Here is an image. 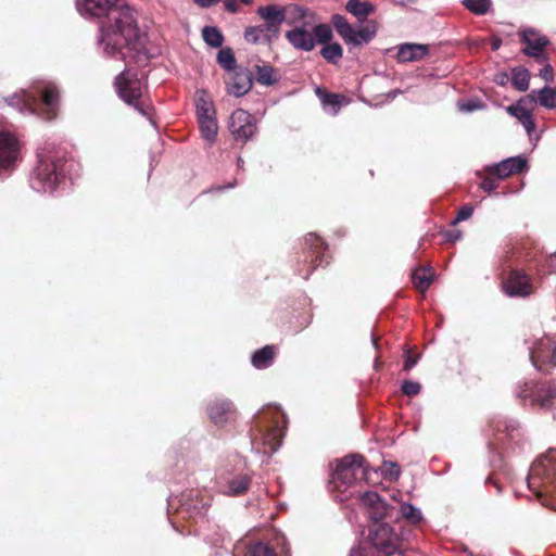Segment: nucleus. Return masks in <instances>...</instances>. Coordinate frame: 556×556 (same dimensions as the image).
<instances>
[{
    "instance_id": "5701e85b",
    "label": "nucleus",
    "mask_w": 556,
    "mask_h": 556,
    "mask_svg": "<svg viewBox=\"0 0 556 556\" xmlns=\"http://www.w3.org/2000/svg\"><path fill=\"white\" fill-rule=\"evenodd\" d=\"M253 86V75L249 70L239 68L233 72L230 81L227 83V90L230 94L239 98L247 94Z\"/></svg>"
},
{
    "instance_id": "b1692460",
    "label": "nucleus",
    "mask_w": 556,
    "mask_h": 556,
    "mask_svg": "<svg viewBox=\"0 0 556 556\" xmlns=\"http://www.w3.org/2000/svg\"><path fill=\"white\" fill-rule=\"evenodd\" d=\"M233 413V404L227 399H215L207 405V414L215 425H224Z\"/></svg>"
},
{
    "instance_id": "a19ab883",
    "label": "nucleus",
    "mask_w": 556,
    "mask_h": 556,
    "mask_svg": "<svg viewBox=\"0 0 556 556\" xmlns=\"http://www.w3.org/2000/svg\"><path fill=\"white\" fill-rule=\"evenodd\" d=\"M556 89L548 86L543 87L538 91V102L546 109H554L556 106Z\"/></svg>"
},
{
    "instance_id": "f03ea898",
    "label": "nucleus",
    "mask_w": 556,
    "mask_h": 556,
    "mask_svg": "<svg viewBox=\"0 0 556 556\" xmlns=\"http://www.w3.org/2000/svg\"><path fill=\"white\" fill-rule=\"evenodd\" d=\"M3 100L21 114H38L47 119H52L56 115L59 106V90L52 83L38 80L28 89L15 92Z\"/></svg>"
},
{
    "instance_id": "4d7b16f0",
    "label": "nucleus",
    "mask_w": 556,
    "mask_h": 556,
    "mask_svg": "<svg viewBox=\"0 0 556 556\" xmlns=\"http://www.w3.org/2000/svg\"><path fill=\"white\" fill-rule=\"evenodd\" d=\"M225 9L230 13H237L239 10V7L236 2V0H224Z\"/></svg>"
},
{
    "instance_id": "6e6d98bb",
    "label": "nucleus",
    "mask_w": 556,
    "mask_h": 556,
    "mask_svg": "<svg viewBox=\"0 0 556 556\" xmlns=\"http://www.w3.org/2000/svg\"><path fill=\"white\" fill-rule=\"evenodd\" d=\"M521 124L525 127L529 137H531L532 132L535 129V123H534L532 115L530 117H528L526 121L521 122Z\"/></svg>"
},
{
    "instance_id": "8fccbe9b",
    "label": "nucleus",
    "mask_w": 556,
    "mask_h": 556,
    "mask_svg": "<svg viewBox=\"0 0 556 556\" xmlns=\"http://www.w3.org/2000/svg\"><path fill=\"white\" fill-rule=\"evenodd\" d=\"M404 364L403 369L406 371H409L412 368H414L419 359V356H413L409 349H406L404 352Z\"/></svg>"
},
{
    "instance_id": "393cba45",
    "label": "nucleus",
    "mask_w": 556,
    "mask_h": 556,
    "mask_svg": "<svg viewBox=\"0 0 556 556\" xmlns=\"http://www.w3.org/2000/svg\"><path fill=\"white\" fill-rule=\"evenodd\" d=\"M429 53V46L422 43H402L397 50L400 62H415L424 59Z\"/></svg>"
},
{
    "instance_id": "c85d7f7f",
    "label": "nucleus",
    "mask_w": 556,
    "mask_h": 556,
    "mask_svg": "<svg viewBox=\"0 0 556 556\" xmlns=\"http://www.w3.org/2000/svg\"><path fill=\"white\" fill-rule=\"evenodd\" d=\"M268 35H269L268 31H266L262 27V24H261V25L247 27L244 30L243 37L248 42L253 43V45H257V43H266L267 45V43H271L274 40H276L275 38H271Z\"/></svg>"
},
{
    "instance_id": "39448f33",
    "label": "nucleus",
    "mask_w": 556,
    "mask_h": 556,
    "mask_svg": "<svg viewBox=\"0 0 556 556\" xmlns=\"http://www.w3.org/2000/svg\"><path fill=\"white\" fill-rule=\"evenodd\" d=\"M287 425V416L277 405H268L254 416L255 437L260 435L264 444L270 445V451L276 452L281 445V437Z\"/></svg>"
},
{
    "instance_id": "f3484780",
    "label": "nucleus",
    "mask_w": 556,
    "mask_h": 556,
    "mask_svg": "<svg viewBox=\"0 0 556 556\" xmlns=\"http://www.w3.org/2000/svg\"><path fill=\"white\" fill-rule=\"evenodd\" d=\"M286 12L285 7L275 4L263 5L256 10V14L264 21L262 27L268 31V36L271 38L278 39L280 27L286 22Z\"/></svg>"
},
{
    "instance_id": "7c9ffc66",
    "label": "nucleus",
    "mask_w": 556,
    "mask_h": 556,
    "mask_svg": "<svg viewBox=\"0 0 556 556\" xmlns=\"http://www.w3.org/2000/svg\"><path fill=\"white\" fill-rule=\"evenodd\" d=\"M530 72L523 66H517L511 70V85L518 91L529 89Z\"/></svg>"
},
{
    "instance_id": "2f4dec72",
    "label": "nucleus",
    "mask_w": 556,
    "mask_h": 556,
    "mask_svg": "<svg viewBox=\"0 0 556 556\" xmlns=\"http://www.w3.org/2000/svg\"><path fill=\"white\" fill-rule=\"evenodd\" d=\"M251 483V477L249 475H238L228 482V491L226 494L232 496H239L244 494Z\"/></svg>"
},
{
    "instance_id": "603ef678",
    "label": "nucleus",
    "mask_w": 556,
    "mask_h": 556,
    "mask_svg": "<svg viewBox=\"0 0 556 556\" xmlns=\"http://www.w3.org/2000/svg\"><path fill=\"white\" fill-rule=\"evenodd\" d=\"M497 186V180L491 177H484L480 184V188L489 193L494 192Z\"/></svg>"
},
{
    "instance_id": "c756f323",
    "label": "nucleus",
    "mask_w": 556,
    "mask_h": 556,
    "mask_svg": "<svg viewBox=\"0 0 556 556\" xmlns=\"http://www.w3.org/2000/svg\"><path fill=\"white\" fill-rule=\"evenodd\" d=\"M199 127L202 135V138L212 144L216 140L218 126L215 115L199 118Z\"/></svg>"
},
{
    "instance_id": "9b49d317",
    "label": "nucleus",
    "mask_w": 556,
    "mask_h": 556,
    "mask_svg": "<svg viewBox=\"0 0 556 556\" xmlns=\"http://www.w3.org/2000/svg\"><path fill=\"white\" fill-rule=\"evenodd\" d=\"M115 87L121 99L128 105L135 106L141 115H148L146 109L139 102L142 94V81L138 78L137 73L124 70L116 77Z\"/></svg>"
},
{
    "instance_id": "ea45409f",
    "label": "nucleus",
    "mask_w": 556,
    "mask_h": 556,
    "mask_svg": "<svg viewBox=\"0 0 556 556\" xmlns=\"http://www.w3.org/2000/svg\"><path fill=\"white\" fill-rule=\"evenodd\" d=\"M462 3L467 10L477 15L486 14L492 7L491 0H463Z\"/></svg>"
},
{
    "instance_id": "412c9836",
    "label": "nucleus",
    "mask_w": 556,
    "mask_h": 556,
    "mask_svg": "<svg viewBox=\"0 0 556 556\" xmlns=\"http://www.w3.org/2000/svg\"><path fill=\"white\" fill-rule=\"evenodd\" d=\"M193 493L184 494L178 501L179 506L176 511L182 518H198L203 517L207 511V503L198 496L194 498Z\"/></svg>"
},
{
    "instance_id": "3c124183",
    "label": "nucleus",
    "mask_w": 556,
    "mask_h": 556,
    "mask_svg": "<svg viewBox=\"0 0 556 556\" xmlns=\"http://www.w3.org/2000/svg\"><path fill=\"white\" fill-rule=\"evenodd\" d=\"M539 76L544 79L546 83H553L554 81V68L548 63L545 64L539 72Z\"/></svg>"
},
{
    "instance_id": "20e7f679",
    "label": "nucleus",
    "mask_w": 556,
    "mask_h": 556,
    "mask_svg": "<svg viewBox=\"0 0 556 556\" xmlns=\"http://www.w3.org/2000/svg\"><path fill=\"white\" fill-rule=\"evenodd\" d=\"M528 486L542 498L544 505H552L556 509V448H548L532 463L529 470Z\"/></svg>"
},
{
    "instance_id": "4468645a",
    "label": "nucleus",
    "mask_w": 556,
    "mask_h": 556,
    "mask_svg": "<svg viewBox=\"0 0 556 556\" xmlns=\"http://www.w3.org/2000/svg\"><path fill=\"white\" fill-rule=\"evenodd\" d=\"M361 503L366 508L367 515L374 522H379L386 518H393L396 508L381 498L374 491H367L359 497Z\"/></svg>"
},
{
    "instance_id": "423d86ee",
    "label": "nucleus",
    "mask_w": 556,
    "mask_h": 556,
    "mask_svg": "<svg viewBox=\"0 0 556 556\" xmlns=\"http://www.w3.org/2000/svg\"><path fill=\"white\" fill-rule=\"evenodd\" d=\"M515 395L530 405L551 410L556 419V381L525 382L515 390Z\"/></svg>"
},
{
    "instance_id": "e433bc0d",
    "label": "nucleus",
    "mask_w": 556,
    "mask_h": 556,
    "mask_svg": "<svg viewBox=\"0 0 556 556\" xmlns=\"http://www.w3.org/2000/svg\"><path fill=\"white\" fill-rule=\"evenodd\" d=\"M256 81L264 86H271L274 85L278 79L275 76V70L273 66L263 64V65H256Z\"/></svg>"
},
{
    "instance_id": "c03bdc74",
    "label": "nucleus",
    "mask_w": 556,
    "mask_h": 556,
    "mask_svg": "<svg viewBox=\"0 0 556 556\" xmlns=\"http://www.w3.org/2000/svg\"><path fill=\"white\" fill-rule=\"evenodd\" d=\"M321 102L326 109L330 108L331 113L334 115L342 105V97L334 93H325L321 97Z\"/></svg>"
},
{
    "instance_id": "1a4fd4ad",
    "label": "nucleus",
    "mask_w": 556,
    "mask_h": 556,
    "mask_svg": "<svg viewBox=\"0 0 556 556\" xmlns=\"http://www.w3.org/2000/svg\"><path fill=\"white\" fill-rule=\"evenodd\" d=\"M331 24L333 25L338 35L349 46L366 45L377 34V26L372 21L355 30L353 26L348 22L345 16L341 14H333L331 16Z\"/></svg>"
},
{
    "instance_id": "bb28decb",
    "label": "nucleus",
    "mask_w": 556,
    "mask_h": 556,
    "mask_svg": "<svg viewBox=\"0 0 556 556\" xmlns=\"http://www.w3.org/2000/svg\"><path fill=\"white\" fill-rule=\"evenodd\" d=\"M274 356V346L266 345L252 355L251 362L256 369H265L273 365Z\"/></svg>"
},
{
    "instance_id": "4be33fe9",
    "label": "nucleus",
    "mask_w": 556,
    "mask_h": 556,
    "mask_svg": "<svg viewBox=\"0 0 556 556\" xmlns=\"http://www.w3.org/2000/svg\"><path fill=\"white\" fill-rule=\"evenodd\" d=\"M520 40L525 43L522 53L527 56H531L533 52L539 53L544 51L551 41L547 36L541 34L535 28H526L520 31Z\"/></svg>"
},
{
    "instance_id": "4c0bfd02",
    "label": "nucleus",
    "mask_w": 556,
    "mask_h": 556,
    "mask_svg": "<svg viewBox=\"0 0 556 556\" xmlns=\"http://www.w3.org/2000/svg\"><path fill=\"white\" fill-rule=\"evenodd\" d=\"M312 33L316 40V45H327L333 38V31L330 25L320 23L313 27Z\"/></svg>"
},
{
    "instance_id": "58836bf2",
    "label": "nucleus",
    "mask_w": 556,
    "mask_h": 556,
    "mask_svg": "<svg viewBox=\"0 0 556 556\" xmlns=\"http://www.w3.org/2000/svg\"><path fill=\"white\" fill-rule=\"evenodd\" d=\"M217 63L226 71H235L237 61L231 48L226 47L218 51Z\"/></svg>"
},
{
    "instance_id": "680f3d73",
    "label": "nucleus",
    "mask_w": 556,
    "mask_h": 556,
    "mask_svg": "<svg viewBox=\"0 0 556 556\" xmlns=\"http://www.w3.org/2000/svg\"><path fill=\"white\" fill-rule=\"evenodd\" d=\"M236 185H237V181H236V180H233L231 184H228L227 186H218V187H216V190H218V191H223V190H226V189H231V188H233Z\"/></svg>"
},
{
    "instance_id": "0e129e2a",
    "label": "nucleus",
    "mask_w": 556,
    "mask_h": 556,
    "mask_svg": "<svg viewBox=\"0 0 556 556\" xmlns=\"http://www.w3.org/2000/svg\"><path fill=\"white\" fill-rule=\"evenodd\" d=\"M415 0H399L397 3L401 4V5H406V4H409V3H414Z\"/></svg>"
},
{
    "instance_id": "473e14b6",
    "label": "nucleus",
    "mask_w": 556,
    "mask_h": 556,
    "mask_svg": "<svg viewBox=\"0 0 556 556\" xmlns=\"http://www.w3.org/2000/svg\"><path fill=\"white\" fill-rule=\"evenodd\" d=\"M401 516L410 525H418L424 520L421 510L410 503L400 504Z\"/></svg>"
},
{
    "instance_id": "338daca9",
    "label": "nucleus",
    "mask_w": 556,
    "mask_h": 556,
    "mask_svg": "<svg viewBox=\"0 0 556 556\" xmlns=\"http://www.w3.org/2000/svg\"><path fill=\"white\" fill-rule=\"evenodd\" d=\"M244 165V161L241 157H238L237 166L239 169H242Z\"/></svg>"
},
{
    "instance_id": "774afa93",
    "label": "nucleus",
    "mask_w": 556,
    "mask_h": 556,
    "mask_svg": "<svg viewBox=\"0 0 556 556\" xmlns=\"http://www.w3.org/2000/svg\"><path fill=\"white\" fill-rule=\"evenodd\" d=\"M381 366V363L378 358L375 359V368L378 369Z\"/></svg>"
},
{
    "instance_id": "e2e57ef3",
    "label": "nucleus",
    "mask_w": 556,
    "mask_h": 556,
    "mask_svg": "<svg viewBox=\"0 0 556 556\" xmlns=\"http://www.w3.org/2000/svg\"><path fill=\"white\" fill-rule=\"evenodd\" d=\"M507 79V75L505 73L501 74L498 76V79L496 80L500 85H504Z\"/></svg>"
},
{
    "instance_id": "864d4df0",
    "label": "nucleus",
    "mask_w": 556,
    "mask_h": 556,
    "mask_svg": "<svg viewBox=\"0 0 556 556\" xmlns=\"http://www.w3.org/2000/svg\"><path fill=\"white\" fill-rule=\"evenodd\" d=\"M462 231L458 229H451L444 232V239L448 242H456L462 239Z\"/></svg>"
},
{
    "instance_id": "2eb2a0df",
    "label": "nucleus",
    "mask_w": 556,
    "mask_h": 556,
    "mask_svg": "<svg viewBox=\"0 0 556 556\" xmlns=\"http://www.w3.org/2000/svg\"><path fill=\"white\" fill-rule=\"evenodd\" d=\"M247 556H290V546L285 534L277 532L268 542L251 544Z\"/></svg>"
},
{
    "instance_id": "69168bd1",
    "label": "nucleus",
    "mask_w": 556,
    "mask_h": 556,
    "mask_svg": "<svg viewBox=\"0 0 556 556\" xmlns=\"http://www.w3.org/2000/svg\"><path fill=\"white\" fill-rule=\"evenodd\" d=\"M176 500L177 498H173V497L169 498V501H168V508H174L175 507Z\"/></svg>"
},
{
    "instance_id": "f8f14e48",
    "label": "nucleus",
    "mask_w": 556,
    "mask_h": 556,
    "mask_svg": "<svg viewBox=\"0 0 556 556\" xmlns=\"http://www.w3.org/2000/svg\"><path fill=\"white\" fill-rule=\"evenodd\" d=\"M21 144L10 131L0 129V175L12 172L20 160Z\"/></svg>"
},
{
    "instance_id": "0eeeda50",
    "label": "nucleus",
    "mask_w": 556,
    "mask_h": 556,
    "mask_svg": "<svg viewBox=\"0 0 556 556\" xmlns=\"http://www.w3.org/2000/svg\"><path fill=\"white\" fill-rule=\"evenodd\" d=\"M368 468L365 466V458L359 454H350L337 460L336 468L331 475V482L336 488L344 489L353 485L354 482L365 479Z\"/></svg>"
},
{
    "instance_id": "6e6552de",
    "label": "nucleus",
    "mask_w": 556,
    "mask_h": 556,
    "mask_svg": "<svg viewBox=\"0 0 556 556\" xmlns=\"http://www.w3.org/2000/svg\"><path fill=\"white\" fill-rule=\"evenodd\" d=\"M368 539L372 547L383 556H404L402 538L388 523L372 526Z\"/></svg>"
},
{
    "instance_id": "09e8293b",
    "label": "nucleus",
    "mask_w": 556,
    "mask_h": 556,
    "mask_svg": "<svg viewBox=\"0 0 556 556\" xmlns=\"http://www.w3.org/2000/svg\"><path fill=\"white\" fill-rule=\"evenodd\" d=\"M473 214V207L470 204H466L459 208L456 217L452 220V225L455 226L458 223L470 218Z\"/></svg>"
},
{
    "instance_id": "72a5a7b5",
    "label": "nucleus",
    "mask_w": 556,
    "mask_h": 556,
    "mask_svg": "<svg viewBox=\"0 0 556 556\" xmlns=\"http://www.w3.org/2000/svg\"><path fill=\"white\" fill-rule=\"evenodd\" d=\"M202 38L212 48H220L224 43V35L216 26L203 27Z\"/></svg>"
},
{
    "instance_id": "13d9d810",
    "label": "nucleus",
    "mask_w": 556,
    "mask_h": 556,
    "mask_svg": "<svg viewBox=\"0 0 556 556\" xmlns=\"http://www.w3.org/2000/svg\"><path fill=\"white\" fill-rule=\"evenodd\" d=\"M192 1L201 8H210V7L218 3L220 0H192Z\"/></svg>"
},
{
    "instance_id": "a18cd8bd",
    "label": "nucleus",
    "mask_w": 556,
    "mask_h": 556,
    "mask_svg": "<svg viewBox=\"0 0 556 556\" xmlns=\"http://www.w3.org/2000/svg\"><path fill=\"white\" fill-rule=\"evenodd\" d=\"M507 112L516 117L520 123L532 115L527 108L521 105V101H519L516 105L508 106Z\"/></svg>"
},
{
    "instance_id": "49530a36",
    "label": "nucleus",
    "mask_w": 556,
    "mask_h": 556,
    "mask_svg": "<svg viewBox=\"0 0 556 556\" xmlns=\"http://www.w3.org/2000/svg\"><path fill=\"white\" fill-rule=\"evenodd\" d=\"M401 390L405 395L414 396L420 392L421 386L419 382H416V381L404 380L401 386Z\"/></svg>"
},
{
    "instance_id": "ddd939ff",
    "label": "nucleus",
    "mask_w": 556,
    "mask_h": 556,
    "mask_svg": "<svg viewBox=\"0 0 556 556\" xmlns=\"http://www.w3.org/2000/svg\"><path fill=\"white\" fill-rule=\"evenodd\" d=\"M229 130L237 141L247 142L257 131L254 116L245 110H236L230 116Z\"/></svg>"
},
{
    "instance_id": "a878e982",
    "label": "nucleus",
    "mask_w": 556,
    "mask_h": 556,
    "mask_svg": "<svg viewBox=\"0 0 556 556\" xmlns=\"http://www.w3.org/2000/svg\"><path fill=\"white\" fill-rule=\"evenodd\" d=\"M197 116L199 118L215 115L213 102L205 90H198L195 93Z\"/></svg>"
},
{
    "instance_id": "5fc2aeb1",
    "label": "nucleus",
    "mask_w": 556,
    "mask_h": 556,
    "mask_svg": "<svg viewBox=\"0 0 556 556\" xmlns=\"http://www.w3.org/2000/svg\"><path fill=\"white\" fill-rule=\"evenodd\" d=\"M530 58L543 66L549 63L548 54L545 51H541L539 53L533 52Z\"/></svg>"
},
{
    "instance_id": "f704fd0d",
    "label": "nucleus",
    "mask_w": 556,
    "mask_h": 556,
    "mask_svg": "<svg viewBox=\"0 0 556 556\" xmlns=\"http://www.w3.org/2000/svg\"><path fill=\"white\" fill-rule=\"evenodd\" d=\"M433 280V274L429 268L417 269L413 274V283L421 292H425Z\"/></svg>"
},
{
    "instance_id": "37998d69",
    "label": "nucleus",
    "mask_w": 556,
    "mask_h": 556,
    "mask_svg": "<svg viewBox=\"0 0 556 556\" xmlns=\"http://www.w3.org/2000/svg\"><path fill=\"white\" fill-rule=\"evenodd\" d=\"M519 425L516 420L509 419L505 421H498L496 424V430L498 432H506V435L514 440L518 433Z\"/></svg>"
},
{
    "instance_id": "bf43d9fd",
    "label": "nucleus",
    "mask_w": 556,
    "mask_h": 556,
    "mask_svg": "<svg viewBox=\"0 0 556 556\" xmlns=\"http://www.w3.org/2000/svg\"><path fill=\"white\" fill-rule=\"evenodd\" d=\"M350 556H368V553L365 548L355 546L351 549Z\"/></svg>"
},
{
    "instance_id": "6ab92c4d",
    "label": "nucleus",
    "mask_w": 556,
    "mask_h": 556,
    "mask_svg": "<svg viewBox=\"0 0 556 556\" xmlns=\"http://www.w3.org/2000/svg\"><path fill=\"white\" fill-rule=\"evenodd\" d=\"M505 293L513 296H528L532 292V285L529 277L519 270H511L503 283Z\"/></svg>"
},
{
    "instance_id": "79ce46f5",
    "label": "nucleus",
    "mask_w": 556,
    "mask_h": 556,
    "mask_svg": "<svg viewBox=\"0 0 556 556\" xmlns=\"http://www.w3.org/2000/svg\"><path fill=\"white\" fill-rule=\"evenodd\" d=\"M381 475L384 479L396 481L401 476V468L397 463L384 460L380 467Z\"/></svg>"
},
{
    "instance_id": "dca6fc26",
    "label": "nucleus",
    "mask_w": 556,
    "mask_h": 556,
    "mask_svg": "<svg viewBox=\"0 0 556 556\" xmlns=\"http://www.w3.org/2000/svg\"><path fill=\"white\" fill-rule=\"evenodd\" d=\"M326 249V243L316 233L311 232L305 236L303 263L308 265V270L302 275L304 279H308L313 270L323 264Z\"/></svg>"
},
{
    "instance_id": "7ed1b4c3",
    "label": "nucleus",
    "mask_w": 556,
    "mask_h": 556,
    "mask_svg": "<svg viewBox=\"0 0 556 556\" xmlns=\"http://www.w3.org/2000/svg\"><path fill=\"white\" fill-rule=\"evenodd\" d=\"M71 166L63 149L46 144L37 151V164L29 175L30 188L39 193L53 192Z\"/></svg>"
},
{
    "instance_id": "a211bd4d",
    "label": "nucleus",
    "mask_w": 556,
    "mask_h": 556,
    "mask_svg": "<svg viewBox=\"0 0 556 556\" xmlns=\"http://www.w3.org/2000/svg\"><path fill=\"white\" fill-rule=\"evenodd\" d=\"M527 159L522 155H518L505 159L500 163L488 166L486 170L489 174L495 175L498 179H504L513 174L522 173L525 169H527Z\"/></svg>"
},
{
    "instance_id": "cd10ccee",
    "label": "nucleus",
    "mask_w": 556,
    "mask_h": 556,
    "mask_svg": "<svg viewBox=\"0 0 556 556\" xmlns=\"http://www.w3.org/2000/svg\"><path fill=\"white\" fill-rule=\"evenodd\" d=\"M345 10L358 21H364L369 14L374 13L375 7L367 1L349 0L345 4Z\"/></svg>"
},
{
    "instance_id": "c9c22d12",
    "label": "nucleus",
    "mask_w": 556,
    "mask_h": 556,
    "mask_svg": "<svg viewBox=\"0 0 556 556\" xmlns=\"http://www.w3.org/2000/svg\"><path fill=\"white\" fill-rule=\"evenodd\" d=\"M321 56L331 64H337L343 56V49L338 42L327 43L320 49Z\"/></svg>"
},
{
    "instance_id": "052dcab7",
    "label": "nucleus",
    "mask_w": 556,
    "mask_h": 556,
    "mask_svg": "<svg viewBox=\"0 0 556 556\" xmlns=\"http://www.w3.org/2000/svg\"><path fill=\"white\" fill-rule=\"evenodd\" d=\"M547 265L556 274V252L548 257Z\"/></svg>"
},
{
    "instance_id": "de8ad7c7",
    "label": "nucleus",
    "mask_w": 556,
    "mask_h": 556,
    "mask_svg": "<svg viewBox=\"0 0 556 556\" xmlns=\"http://www.w3.org/2000/svg\"><path fill=\"white\" fill-rule=\"evenodd\" d=\"M483 108H484L483 103L479 100H469V101L458 103L459 111H462L464 113H471V112L481 110Z\"/></svg>"
},
{
    "instance_id": "aec40b11",
    "label": "nucleus",
    "mask_w": 556,
    "mask_h": 556,
    "mask_svg": "<svg viewBox=\"0 0 556 556\" xmlns=\"http://www.w3.org/2000/svg\"><path fill=\"white\" fill-rule=\"evenodd\" d=\"M286 39L299 51L309 52L316 47V40L312 31L306 28V24L294 26L286 31Z\"/></svg>"
},
{
    "instance_id": "f257e3e1",
    "label": "nucleus",
    "mask_w": 556,
    "mask_h": 556,
    "mask_svg": "<svg viewBox=\"0 0 556 556\" xmlns=\"http://www.w3.org/2000/svg\"><path fill=\"white\" fill-rule=\"evenodd\" d=\"M116 0H77L76 8L85 17L105 16L100 25L98 46L104 55L125 59L127 49L135 52L138 62L147 61L144 38L140 34L135 11L129 5H115Z\"/></svg>"
},
{
    "instance_id": "9d476101",
    "label": "nucleus",
    "mask_w": 556,
    "mask_h": 556,
    "mask_svg": "<svg viewBox=\"0 0 556 556\" xmlns=\"http://www.w3.org/2000/svg\"><path fill=\"white\" fill-rule=\"evenodd\" d=\"M529 344V356L532 365L540 371L548 374L556 366V339L544 336Z\"/></svg>"
}]
</instances>
